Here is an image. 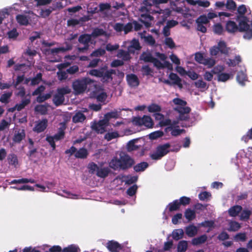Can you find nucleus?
<instances>
[{"label":"nucleus","mask_w":252,"mask_h":252,"mask_svg":"<svg viewBox=\"0 0 252 252\" xmlns=\"http://www.w3.org/2000/svg\"><path fill=\"white\" fill-rule=\"evenodd\" d=\"M64 132L63 130H60L57 133L55 134L52 137L54 138L55 140L58 141L64 138Z\"/></svg>","instance_id":"69168bd1"},{"label":"nucleus","mask_w":252,"mask_h":252,"mask_svg":"<svg viewBox=\"0 0 252 252\" xmlns=\"http://www.w3.org/2000/svg\"><path fill=\"white\" fill-rule=\"evenodd\" d=\"M169 77L171 80L174 81L175 84L177 85L181 88L182 87V84L181 83V79L176 74L171 73Z\"/></svg>","instance_id":"79ce46f5"},{"label":"nucleus","mask_w":252,"mask_h":252,"mask_svg":"<svg viewBox=\"0 0 252 252\" xmlns=\"http://www.w3.org/2000/svg\"><path fill=\"white\" fill-rule=\"evenodd\" d=\"M34 183L35 181L33 179H27V178H22L20 179H14L12 181H11L9 184H25V183Z\"/></svg>","instance_id":"bb28decb"},{"label":"nucleus","mask_w":252,"mask_h":252,"mask_svg":"<svg viewBox=\"0 0 252 252\" xmlns=\"http://www.w3.org/2000/svg\"><path fill=\"white\" fill-rule=\"evenodd\" d=\"M137 140V139H133L128 142L126 146L127 152H131L138 149V146L135 145V143Z\"/></svg>","instance_id":"393cba45"},{"label":"nucleus","mask_w":252,"mask_h":252,"mask_svg":"<svg viewBox=\"0 0 252 252\" xmlns=\"http://www.w3.org/2000/svg\"><path fill=\"white\" fill-rule=\"evenodd\" d=\"M71 49V46H69V47H68L67 48L62 47L53 48L51 49H45V52H49V54H50L51 55H54L55 54L59 53L60 52H64L67 50H70Z\"/></svg>","instance_id":"412c9836"},{"label":"nucleus","mask_w":252,"mask_h":252,"mask_svg":"<svg viewBox=\"0 0 252 252\" xmlns=\"http://www.w3.org/2000/svg\"><path fill=\"white\" fill-rule=\"evenodd\" d=\"M53 102L57 106L62 105L64 101V96L61 95L58 93L55 94L53 96Z\"/></svg>","instance_id":"b1692460"},{"label":"nucleus","mask_w":252,"mask_h":252,"mask_svg":"<svg viewBox=\"0 0 252 252\" xmlns=\"http://www.w3.org/2000/svg\"><path fill=\"white\" fill-rule=\"evenodd\" d=\"M105 119L94 122L91 125L92 129L97 133L102 134L106 131V127L109 125V119L110 118V112L105 115Z\"/></svg>","instance_id":"0eeeda50"},{"label":"nucleus","mask_w":252,"mask_h":252,"mask_svg":"<svg viewBox=\"0 0 252 252\" xmlns=\"http://www.w3.org/2000/svg\"><path fill=\"white\" fill-rule=\"evenodd\" d=\"M173 102L177 105L174 110L180 113L179 120L180 121H187L189 119L188 114L190 112V108L186 106L187 102L180 98H176L173 100Z\"/></svg>","instance_id":"7ed1b4c3"},{"label":"nucleus","mask_w":252,"mask_h":252,"mask_svg":"<svg viewBox=\"0 0 252 252\" xmlns=\"http://www.w3.org/2000/svg\"><path fill=\"white\" fill-rule=\"evenodd\" d=\"M11 188L17 189L18 190H31L33 191L34 190V188L29 186V185H23L21 186V187H11Z\"/></svg>","instance_id":"6e6d98bb"},{"label":"nucleus","mask_w":252,"mask_h":252,"mask_svg":"<svg viewBox=\"0 0 252 252\" xmlns=\"http://www.w3.org/2000/svg\"><path fill=\"white\" fill-rule=\"evenodd\" d=\"M180 206V203L179 200H176L174 201L173 202L170 203L168 205L169 210L170 212L176 211L178 210Z\"/></svg>","instance_id":"c03bdc74"},{"label":"nucleus","mask_w":252,"mask_h":252,"mask_svg":"<svg viewBox=\"0 0 252 252\" xmlns=\"http://www.w3.org/2000/svg\"><path fill=\"white\" fill-rule=\"evenodd\" d=\"M7 160L9 164L16 165L18 164V158L16 155L14 154H9L7 158Z\"/></svg>","instance_id":"4c0bfd02"},{"label":"nucleus","mask_w":252,"mask_h":252,"mask_svg":"<svg viewBox=\"0 0 252 252\" xmlns=\"http://www.w3.org/2000/svg\"><path fill=\"white\" fill-rule=\"evenodd\" d=\"M141 49L138 40L133 39L130 43L129 46L127 48V51L129 53H134L136 50H139Z\"/></svg>","instance_id":"ddd939ff"},{"label":"nucleus","mask_w":252,"mask_h":252,"mask_svg":"<svg viewBox=\"0 0 252 252\" xmlns=\"http://www.w3.org/2000/svg\"><path fill=\"white\" fill-rule=\"evenodd\" d=\"M163 135V132L161 131H156L149 134V138L151 139H156Z\"/></svg>","instance_id":"864d4df0"},{"label":"nucleus","mask_w":252,"mask_h":252,"mask_svg":"<svg viewBox=\"0 0 252 252\" xmlns=\"http://www.w3.org/2000/svg\"><path fill=\"white\" fill-rule=\"evenodd\" d=\"M229 228L228 230L230 231H236L238 230L240 227V224L235 221H231L229 223Z\"/></svg>","instance_id":"c9c22d12"},{"label":"nucleus","mask_w":252,"mask_h":252,"mask_svg":"<svg viewBox=\"0 0 252 252\" xmlns=\"http://www.w3.org/2000/svg\"><path fill=\"white\" fill-rule=\"evenodd\" d=\"M12 95V92H7L1 95L0 97V102L5 104L9 102V99Z\"/></svg>","instance_id":"f704fd0d"},{"label":"nucleus","mask_w":252,"mask_h":252,"mask_svg":"<svg viewBox=\"0 0 252 252\" xmlns=\"http://www.w3.org/2000/svg\"><path fill=\"white\" fill-rule=\"evenodd\" d=\"M207 239V235H203L200 237L194 238L192 241V243L194 245H200L205 243Z\"/></svg>","instance_id":"c85d7f7f"},{"label":"nucleus","mask_w":252,"mask_h":252,"mask_svg":"<svg viewBox=\"0 0 252 252\" xmlns=\"http://www.w3.org/2000/svg\"><path fill=\"white\" fill-rule=\"evenodd\" d=\"M185 217L189 220H191L195 217V212L191 209H187L185 213Z\"/></svg>","instance_id":"a18cd8bd"},{"label":"nucleus","mask_w":252,"mask_h":252,"mask_svg":"<svg viewBox=\"0 0 252 252\" xmlns=\"http://www.w3.org/2000/svg\"><path fill=\"white\" fill-rule=\"evenodd\" d=\"M223 68L221 66H218L215 67L211 72L206 71L204 75V78L206 80L210 81L213 79V74L218 73V70H219V71H220L223 70Z\"/></svg>","instance_id":"f8f14e48"},{"label":"nucleus","mask_w":252,"mask_h":252,"mask_svg":"<svg viewBox=\"0 0 252 252\" xmlns=\"http://www.w3.org/2000/svg\"><path fill=\"white\" fill-rule=\"evenodd\" d=\"M110 172V170L108 167H99L96 175L98 177L104 178L107 177Z\"/></svg>","instance_id":"6ab92c4d"},{"label":"nucleus","mask_w":252,"mask_h":252,"mask_svg":"<svg viewBox=\"0 0 252 252\" xmlns=\"http://www.w3.org/2000/svg\"><path fill=\"white\" fill-rule=\"evenodd\" d=\"M194 85L196 87L201 89H206L208 87H207V84L201 80H199L197 81L194 83Z\"/></svg>","instance_id":"13d9d810"},{"label":"nucleus","mask_w":252,"mask_h":252,"mask_svg":"<svg viewBox=\"0 0 252 252\" xmlns=\"http://www.w3.org/2000/svg\"><path fill=\"white\" fill-rule=\"evenodd\" d=\"M237 80L242 85H244V82L246 80V75L242 72H239L237 75Z\"/></svg>","instance_id":"052dcab7"},{"label":"nucleus","mask_w":252,"mask_h":252,"mask_svg":"<svg viewBox=\"0 0 252 252\" xmlns=\"http://www.w3.org/2000/svg\"><path fill=\"white\" fill-rule=\"evenodd\" d=\"M124 182L126 184L130 185L137 180V176H123Z\"/></svg>","instance_id":"58836bf2"},{"label":"nucleus","mask_w":252,"mask_h":252,"mask_svg":"<svg viewBox=\"0 0 252 252\" xmlns=\"http://www.w3.org/2000/svg\"><path fill=\"white\" fill-rule=\"evenodd\" d=\"M92 37L90 34L84 33L81 34L78 37L79 44L83 45V47H77V50L79 52L83 53L87 51L90 47V44H92Z\"/></svg>","instance_id":"6e6552de"},{"label":"nucleus","mask_w":252,"mask_h":252,"mask_svg":"<svg viewBox=\"0 0 252 252\" xmlns=\"http://www.w3.org/2000/svg\"><path fill=\"white\" fill-rule=\"evenodd\" d=\"M99 168V166L94 162L89 163L88 165L89 173L92 174H96V173L97 172Z\"/></svg>","instance_id":"473e14b6"},{"label":"nucleus","mask_w":252,"mask_h":252,"mask_svg":"<svg viewBox=\"0 0 252 252\" xmlns=\"http://www.w3.org/2000/svg\"><path fill=\"white\" fill-rule=\"evenodd\" d=\"M105 53V51L104 49L99 48L93 51L91 56L92 57H99L103 55Z\"/></svg>","instance_id":"bf43d9fd"},{"label":"nucleus","mask_w":252,"mask_h":252,"mask_svg":"<svg viewBox=\"0 0 252 252\" xmlns=\"http://www.w3.org/2000/svg\"><path fill=\"white\" fill-rule=\"evenodd\" d=\"M148 166V163L146 162H142L133 166L135 171L138 172L143 171Z\"/></svg>","instance_id":"c756f323"},{"label":"nucleus","mask_w":252,"mask_h":252,"mask_svg":"<svg viewBox=\"0 0 252 252\" xmlns=\"http://www.w3.org/2000/svg\"><path fill=\"white\" fill-rule=\"evenodd\" d=\"M169 147L168 144L158 147L156 150L151 154V158L155 160L160 159L169 152Z\"/></svg>","instance_id":"9d476101"},{"label":"nucleus","mask_w":252,"mask_h":252,"mask_svg":"<svg viewBox=\"0 0 252 252\" xmlns=\"http://www.w3.org/2000/svg\"><path fill=\"white\" fill-rule=\"evenodd\" d=\"M92 37H97L101 35H106V32L102 29L95 28L92 32V33L90 34Z\"/></svg>","instance_id":"7c9ffc66"},{"label":"nucleus","mask_w":252,"mask_h":252,"mask_svg":"<svg viewBox=\"0 0 252 252\" xmlns=\"http://www.w3.org/2000/svg\"><path fill=\"white\" fill-rule=\"evenodd\" d=\"M218 47L219 48L220 51L224 54L228 53V49L226 47L225 43L223 41H220L218 43Z\"/></svg>","instance_id":"de8ad7c7"},{"label":"nucleus","mask_w":252,"mask_h":252,"mask_svg":"<svg viewBox=\"0 0 252 252\" xmlns=\"http://www.w3.org/2000/svg\"><path fill=\"white\" fill-rule=\"evenodd\" d=\"M111 79L117 77L119 79V80L117 82L119 83L121 82V80L124 76V74L122 72H118V74L117 75L116 70L115 69H111Z\"/></svg>","instance_id":"5fc2aeb1"},{"label":"nucleus","mask_w":252,"mask_h":252,"mask_svg":"<svg viewBox=\"0 0 252 252\" xmlns=\"http://www.w3.org/2000/svg\"><path fill=\"white\" fill-rule=\"evenodd\" d=\"M16 19L20 25L27 26L29 24V17L26 15L18 14L16 16Z\"/></svg>","instance_id":"f3484780"},{"label":"nucleus","mask_w":252,"mask_h":252,"mask_svg":"<svg viewBox=\"0 0 252 252\" xmlns=\"http://www.w3.org/2000/svg\"><path fill=\"white\" fill-rule=\"evenodd\" d=\"M117 57L122 59L123 61H128L131 58L130 53L128 51H125L123 50H119L118 51Z\"/></svg>","instance_id":"5701e85b"},{"label":"nucleus","mask_w":252,"mask_h":252,"mask_svg":"<svg viewBox=\"0 0 252 252\" xmlns=\"http://www.w3.org/2000/svg\"><path fill=\"white\" fill-rule=\"evenodd\" d=\"M184 231L182 229H176L172 232V238L175 240H178L183 238Z\"/></svg>","instance_id":"2f4dec72"},{"label":"nucleus","mask_w":252,"mask_h":252,"mask_svg":"<svg viewBox=\"0 0 252 252\" xmlns=\"http://www.w3.org/2000/svg\"><path fill=\"white\" fill-rule=\"evenodd\" d=\"M234 240L237 242H244L247 240L246 234L245 233H238L234 236Z\"/></svg>","instance_id":"603ef678"},{"label":"nucleus","mask_w":252,"mask_h":252,"mask_svg":"<svg viewBox=\"0 0 252 252\" xmlns=\"http://www.w3.org/2000/svg\"><path fill=\"white\" fill-rule=\"evenodd\" d=\"M167 128L171 130V134L174 136H177L185 132V130L184 129H179V126H174V127H168Z\"/></svg>","instance_id":"cd10ccee"},{"label":"nucleus","mask_w":252,"mask_h":252,"mask_svg":"<svg viewBox=\"0 0 252 252\" xmlns=\"http://www.w3.org/2000/svg\"><path fill=\"white\" fill-rule=\"evenodd\" d=\"M16 89L18 90L19 91L16 94V95L24 97L26 94V90L24 87L20 86L18 87L17 86Z\"/></svg>","instance_id":"e2e57ef3"},{"label":"nucleus","mask_w":252,"mask_h":252,"mask_svg":"<svg viewBox=\"0 0 252 252\" xmlns=\"http://www.w3.org/2000/svg\"><path fill=\"white\" fill-rule=\"evenodd\" d=\"M223 28L220 24H217L214 26L213 31L215 33L220 34L223 32Z\"/></svg>","instance_id":"774afa93"},{"label":"nucleus","mask_w":252,"mask_h":252,"mask_svg":"<svg viewBox=\"0 0 252 252\" xmlns=\"http://www.w3.org/2000/svg\"><path fill=\"white\" fill-rule=\"evenodd\" d=\"M225 5L229 10H235L236 7V4L233 0H227Z\"/></svg>","instance_id":"0e129e2a"},{"label":"nucleus","mask_w":252,"mask_h":252,"mask_svg":"<svg viewBox=\"0 0 252 252\" xmlns=\"http://www.w3.org/2000/svg\"><path fill=\"white\" fill-rule=\"evenodd\" d=\"M55 9L51 7L48 8L41 9L39 14L42 18H46L48 17L52 13V12Z\"/></svg>","instance_id":"e433bc0d"},{"label":"nucleus","mask_w":252,"mask_h":252,"mask_svg":"<svg viewBox=\"0 0 252 252\" xmlns=\"http://www.w3.org/2000/svg\"><path fill=\"white\" fill-rule=\"evenodd\" d=\"M8 36L10 39H15L19 35L16 29H13L7 32Z\"/></svg>","instance_id":"680f3d73"},{"label":"nucleus","mask_w":252,"mask_h":252,"mask_svg":"<svg viewBox=\"0 0 252 252\" xmlns=\"http://www.w3.org/2000/svg\"><path fill=\"white\" fill-rule=\"evenodd\" d=\"M122 249V246L117 242L111 241V252H119Z\"/></svg>","instance_id":"49530a36"},{"label":"nucleus","mask_w":252,"mask_h":252,"mask_svg":"<svg viewBox=\"0 0 252 252\" xmlns=\"http://www.w3.org/2000/svg\"><path fill=\"white\" fill-rule=\"evenodd\" d=\"M237 20L239 23L238 31L240 32H245L246 33L244 35V37L247 39H250L252 37V22L251 24V28L248 24V19L244 16H238Z\"/></svg>","instance_id":"20e7f679"},{"label":"nucleus","mask_w":252,"mask_h":252,"mask_svg":"<svg viewBox=\"0 0 252 252\" xmlns=\"http://www.w3.org/2000/svg\"><path fill=\"white\" fill-rule=\"evenodd\" d=\"M153 5H156L155 0H143L142 5L138 9L140 21L143 23L147 28L151 26V22L154 19L149 14L151 10V7Z\"/></svg>","instance_id":"f03ea898"},{"label":"nucleus","mask_w":252,"mask_h":252,"mask_svg":"<svg viewBox=\"0 0 252 252\" xmlns=\"http://www.w3.org/2000/svg\"><path fill=\"white\" fill-rule=\"evenodd\" d=\"M79 248L74 245H70L63 249L62 252H79Z\"/></svg>","instance_id":"ea45409f"},{"label":"nucleus","mask_w":252,"mask_h":252,"mask_svg":"<svg viewBox=\"0 0 252 252\" xmlns=\"http://www.w3.org/2000/svg\"><path fill=\"white\" fill-rule=\"evenodd\" d=\"M230 78V75L228 73H220L218 75V80L219 81L225 82Z\"/></svg>","instance_id":"338daca9"},{"label":"nucleus","mask_w":252,"mask_h":252,"mask_svg":"<svg viewBox=\"0 0 252 252\" xmlns=\"http://www.w3.org/2000/svg\"><path fill=\"white\" fill-rule=\"evenodd\" d=\"M93 82V81L89 78H84L82 79H77L72 83V88L75 95L83 93L87 88V85Z\"/></svg>","instance_id":"39448f33"},{"label":"nucleus","mask_w":252,"mask_h":252,"mask_svg":"<svg viewBox=\"0 0 252 252\" xmlns=\"http://www.w3.org/2000/svg\"><path fill=\"white\" fill-rule=\"evenodd\" d=\"M148 109L150 112H158L161 111V107L158 104H152L148 107Z\"/></svg>","instance_id":"09e8293b"},{"label":"nucleus","mask_w":252,"mask_h":252,"mask_svg":"<svg viewBox=\"0 0 252 252\" xmlns=\"http://www.w3.org/2000/svg\"><path fill=\"white\" fill-rule=\"evenodd\" d=\"M86 119V116L81 112L79 111L73 116L72 122L74 123H82Z\"/></svg>","instance_id":"a211bd4d"},{"label":"nucleus","mask_w":252,"mask_h":252,"mask_svg":"<svg viewBox=\"0 0 252 252\" xmlns=\"http://www.w3.org/2000/svg\"><path fill=\"white\" fill-rule=\"evenodd\" d=\"M88 150L85 148H80L74 154L75 158L81 159L86 158L88 156Z\"/></svg>","instance_id":"dca6fc26"},{"label":"nucleus","mask_w":252,"mask_h":252,"mask_svg":"<svg viewBox=\"0 0 252 252\" xmlns=\"http://www.w3.org/2000/svg\"><path fill=\"white\" fill-rule=\"evenodd\" d=\"M127 80L128 84L131 87H137L139 85L138 77L134 74L127 75Z\"/></svg>","instance_id":"2eb2a0df"},{"label":"nucleus","mask_w":252,"mask_h":252,"mask_svg":"<svg viewBox=\"0 0 252 252\" xmlns=\"http://www.w3.org/2000/svg\"><path fill=\"white\" fill-rule=\"evenodd\" d=\"M188 248V242L186 241H180L178 245V252H185Z\"/></svg>","instance_id":"37998d69"},{"label":"nucleus","mask_w":252,"mask_h":252,"mask_svg":"<svg viewBox=\"0 0 252 252\" xmlns=\"http://www.w3.org/2000/svg\"><path fill=\"white\" fill-rule=\"evenodd\" d=\"M71 90L67 86L57 89V93L63 96H64V94H69Z\"/></svg>","instance_id":"8fccbe9b"},{"label":"nucleus","mask_w":252,"mask_h":252,"mask_svg":"<svg viewBox=\"0 0 252 252\" xmlns=\"http://www.w3.org/2000/svg\"><path fill=\"white\" fill-rule=\"evenodd\" d=\"M242 210V207L241 206L236 205L230 208L228 210V213L231 217H235L238 215Z\"/></svg>","instance_id":"4be33fe9"},{"label":"nucleus","mask_w":252,"mask_h":252,"mask_svg":"<svg viewBox=\"0 0 252 252\" xmlns=\"http://www.w3.org/2000/svg\"><path fill=\"white\" fill-rule=\"evenodd\" d=\"M48 126V120L47 119H42L35 125L33 130L37 133H40L44 131Z\"/></svg>","instance_id":"9b49d317"},{"label":"nucleus","mask_w":252,"mask_h":252,"mask_svg":"<svg viewBox=\"0 0 252 252\" xmlns=\"http://www.w3.org/2000/svg\"><path fill=\"white\" fill-rule=\"evenodd\" d=\"M134 159L127 153L120 152L111 160V168L126 170L134 166Z\"/></svg>","instance_id":"f257e3e1"},{"label":"nucleus","mask_w":252,"mask_h":252,"mask_svg":"<svg viewBox=\"0 0 252 252\" xmlns=\"http://www.w3.org/2000/svg\"><path fill=\"white\" fill-rule=\"evenodd\" d=\"M31 102V100L29 98L22 99L21 103L16 104V108L17 110L20 111L23 109L26 106L28 105Z\"/></svg>","instance_id":"72a5a7b5"},{"label":"nucleus","mask_w":252,"mask_h":252,"mask_svg":"<svg viewBox=\"0 0 252 252\" xmlns=\"http://www.w3.org/2000/svg\"><path fill=\"white\" fill-rule=\"evenodd\" d=\"M140 59L146 62L153 63L154 65L158 68H163L165 67H167L168 68H171L172 67L171 65L169 62H164L163 63H162L154 58L152 55L151 53L149 52L143 53L141 55Z\"/></svg>","instance_id":"423d86ee"},{"label":"nucleus","mask_w":252,"mask_h":252,"mask_svg":"<svg viewBox=\"0 0 252 252\" xmlns=\"http://www.w3.org/2000/svg\"><path fill=\"white\" fill-rule=\"evenodd\" d=\"M197 233V228L194 225H190L186 227V233L189 237H193Z\"/></svg>","instance_id":"a878e982"},{"label":"nucleus","mask_w":252,"mask_h":252,"mask_svg":"<svg viewBox=\"0 0 252 252\" xmlns=\"http://www.w3.org/2000/svg\"><path fill=\"white\" fill-rule=\"evenodd\" d=\"M35 111L40 113L41 115H45L47 113V107L44 105H37L35 107Z\"/></svg>","instance_id":"a19ab883"},{"label":"nucleus","mask_w":252,"mask_h":252,"mask_svg":"<svg viewBox=\"0 0 252 252\" xmlns=\"http://www.w3.org/2000/svg\"><path fill=\"white\" fill-rule=\"evenodd\" d=\"M226 29L229 32H235L238 31V27L234 22L229 21L226 23Z\"/></svg>","instance_id":"aec40b11"},{"label":"nucleus","mask_w":252,"mask_h":252,"mask_svg":"<svg viewBox=\"0 0 252 252\" xmlns=\"http://www.w3.org/2000/svg\"><path fill=\"white\" fill-rule=\"evenodd\" d=\"M216 63V61L212 58L205 59L202 64L208 66L209 68L213 66Z\"/></svg>","instance_id":"3c124183"},{"label":"nucleus","mask_w":252,"mask_h":252,"mask_svg":"<svg viewBox=\"0 0 252 252\" xmlns=\"http://www.w3.org/2000/svg\"><path fill=\"white\" fill-rule=\"evenodd\" d=\"M26 137V133L25 130L19 129L17 132L15 131L14 135L13 137V141L15 143H19L21 141L24 139Z\"/></svg>","instance_id":"4468645a"},{"label":"nucleus","mask_w":252,"mask_h":252,"mask_svg":"<svg viewBox=\"0 0 252 252\" xmlns=\"http://www.w3.org/2000/svg\"><path fill=\"white\" fill-rule=\"evenodd\" d=\"M132 123L134 125L139 126H144L148 128L153 126L154 123L150 116H144L141 117H135L133 119Z\"/></svg>","instance_id":"1a4fd4ad"},{"label":"nucleus","mask_w":252,"mask_h":252,"mask_svg":"<svg viewBox=\"0 0 252 252\" xmlns=\"http://www.w3.org/2000/svg\"><path fill=\"white\" fill-rule=\"evenodd\" d=\"M251 213L252 212L250 210H244L240 215V220H248L249 218Z\"/></svg>","instance_id":"4d7b16f0"}]
</instances>
